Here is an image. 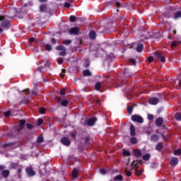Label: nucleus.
Segmentation results:
<instances>
[{
	"label": "nucleus",
	"instance_id": "nucleus-1",
	"mask_svg": "<svg viewBox=\"0 0 181 181\" xmlns=\"http://www.w3.org/2000/svg\"><path fill=\"white\" fill-rule=\"evenodd\" d=\"M139 163V161L134 160L132 163L131 166H129V165L127 164L126 168H125V173H126L127 176L129 177V176H131V175H132V173H131V170H132L133 169H135V168H136V165H138Z\"/></svg>",
	"mask_w": 181,
	"mask_h": 181
},
{
	"label": "nucleus",
	"instance_id": "nucleus-2",
	"mask_svg": "<svg viewBox=\"0 0 181 181\" xmlns=\"http://www.w3.org/2000/svg\"><path fill=\"white\" fill-rule=\"evenodd\" d=\"M56 49L59 51V56H66L67 52H66V47L63 45H59L56 47Z\"/></svg>",
	"mask_w": 181,
	"mask_h": 181
},
{
	"label": "nucleus",
	"instance_id": "nucleus-3",
	"mask_svg": "<svg viewBox=\"0 0 181 181\" xmlns=\"http://www.w3.org/2000/svg\"><path fill=\"white\" fill-rule=\"evenodd\" d=\"M154 56L156 59H158V60H160L161 63L165 62V61L166 60L162 52H154Z\"/></svg>",
	"mask_w": 181,
	"mask_h": 181
},
{
	"label": "nucleus",
	"instance_id": "nucleus-4",
	"mask_svg": "<svg viewBox=\"0 0 181 181\" xmlns=\"http://www.w3.org/2000/svg\"><path fill=\"white\" fill-rule=\"evenodd\" d=\"M132 121L139 122V124H142V122H144V118L138 115H135L132 116Z\"/></svg>",
	"mask_w": 181,
	"mask_h": 181
},
{
	"label": "nucleus",
	"instance_id": "nucleus-5",
	"mask_svg": "<svg viewBox=\"0 0 181 181\" xmlns=\"http://www.w3.org/2000/svg\"><path fill=\"white\" fill-rule=\"evenodd\" d=\"M0 21L1 22V26L3 28H7L9 25V21L5 18V16H0Z\"/></svg>",
	"mask_w": 181,
	"mask_h": 181
},
{
	"label": "nucleus",
	"instance_id": "nucleus-6",
	"mask_svg": "<svg viewBox=\"0 0 181 181\" xmlns=\"http://www.w3.org/2000/svg\"><path fill=\"white\" fill-rule=\"evenodd\" d=\"M61 144H62V145H64L65 146H70V144H71V141L68 137H62L61 139Z\"/></svg>",
	"mask_w": 181,
	"mask_h": 181
},
{
	"label": "nucleus",
	"instance_id": "nucleus-7",
	"mask_svg": "<svg viewBox=\"0 0 181 181\" xmlns=\"http://www.w3.org/2000/svg\"><path fill=\"white\" fill-rule=\"evenodd\" d=\"M79 32H80V28L78 27H74L69 30L70 35H78Z\"/></svg>",
	"mask_w": 181,
	"mask_h": 181
},
{
	"label": "nucleus",
	"instance_id": "nucleus-8",
	"mask_svg": "<svg viewBox=\"0 0 181 181\" xmlns=\"http://www.w3.org/2000/svg\"><path fill=\"white\" fill-rule=\"evenodd\" d=\"M148 103L151 105H156V104L159 103V99L158 98H150Z\"/></svg>",
	"mask_w": 181,
	"mask_h": 181
},
{
	"label": "nucleus",
	"instance_id": "nucleus-9",
	"mask_svg": "<svg viewBox=\"0 0 181 181\" xmlns=\"http://www.w3.org/2000/svg\"><path fill=\"white\" fill-rule=\"evenodd\" d=\"M95 121H97V118L95 117H92L90 118L87 124L89 127H93V125H94V124H95Z\"/></svg>",
	"mask_w": 181,
	"mask_h": 181
},
{
	"label": "nucleus",
	"instance_id": "nucleus-10",
	"mask_svg": "<svg viewBox=\"0 0 181 181\" xmlns=\"http://www.w3.org/2000/svg\"><path fill=\"white\" fill-rule=\"evenodd\" d=\"M177 163H179V159H177V158L173 157L170 160L171 166L175 167L176 165H177Z\"/></svg>",
	"mask_w": 181,
	"mask_h": 181
},
{
	"label": "nucleus",
	"instance_id": "nucleus-11",
	"mask_svg": "<svg viewBox=\"0 0 181 181\" xmlns=\"http://www.w3.org/2000/svg\"><path fill=\"white\" fill-rule=\"evenodd\" d=\"M163 124V119L162 117H158L156 120V124L157 127H161Z\"/></svg>",
	"mask_w": 181,
	"mask_h": 181
},
{
	"label": "nucleus",
	"instance_id": "nucleus-12",
	"mask_svg": "<svg viewBox=\"0 0 181 181\" xmlns=\"http://www.w3.org/2000/svg\"><path fill=\"white\" fill-rule=\"evenodd\" d=\"M26 173H28V175H29V176H35V173L32 168H27Z\"/></svg>",
	"mask_w": 181,
	"mask_h": 181
},
{
	"label": "nucleus",
	"instance_id": "nucleus-13",
	"mask_svg": "<svg viewBox=\"0 0 181 181\" xmlns=\"http://www.w3.org/2000/svg\"><path fill=\"white\" fill-rule=\"evenodd\" d=\"M133 153H134V156H136V158H139L141 156V155H142V152L139 149L134 150L133 151Z\"/></svg>",
	"mask_w": 181,
	"mask_h": 181
},
{
	"label": "nucleus",
	"instance_id": "nucleus-14",
	"mask_svg": "<svg viewBox=\"0 0 181 181\" xmlns=\"http://www.w3.org/2000/svg\"><path fill=\"white\" fill-rule=\"evenodd\" d=\"M135 134H136L135 127H134V124H131L130 125V134L132 135V136H134Z\"/></svg>",
	"mask_w": 181,
	"mask_h": 181
},
{
	"label": "nucleus",
	"instance_id": "nucleus-15",
	"mask_svg": "<svg viewBox=\"0 0 181 181\" xmlns=\"http://www.w3.org/2000/svg\"><path fill=\"white\" fill-rule=\"evenodd\" d=\"M142 50H144V45L138 44L136 47V52H138V53H141Z\"/></svg>",
	"mask_w": 181,
	"mask_h": 181
},
{
	"label": "nucleus",
	"instance_id": "nucleus-16",
	"mask_svg": "<svg viewBox=\"0 0 181 181\" xmlns=\"http://www.w3.org/2000/svg\"><path fill=\"white\" fill-rule=\"evenodd\" d=\"M159 139V137L156 134H153L151 137V141L153 142H158V140Z\"/></svg>",
	"mask_w": 181,
	"mask_h": 181
},
{
	"label": "nucleus",
	"instance_id": "nucleus-17",
	"mask_svg": "<svg viewBox=\"0 0 181 181\" xmlns=\"http://www.w3.org/2000/svg\"><path fill=\"white\" fill-rule=\"evenodd\" d=\"M25 124H26V122L25 120L20 121V129H18V131H21V129H23V128H25Z\"/></svg>",
	"mask_w": 181,
	"mask_h": 181
},
{
	"label": "nucleus",
	"instance_id": "nucleus-18",
	"mask_svg": "<svg viewBox=\"0 0 181 181\" xmlns=\"http://www.w3.org/2000/svg\"><path fill=\"white\" fill-rule=\"evenodd\" d=\"M78 176V170L77 169H74L72 171V177L76 178Z\"/></svg>",
	"mask_w": 181,
	"mask_h": 181
},
{
	"label": "nucleus",
	"instance_id": "nucleus-19",
	"mask_svg": "<svg viewBox=\"0 0 181 181\" xmlns=\"http://www.w3.org/2000/svg\"><path fill=\"white\" fill-rule=\"evenodd\" d=\"M2 176L3 177H8L9 176V170H5L2 172Z\"/></svg>",
	"mask_w": 181,
	"mask_h": 181
},
{
	"label": "nucleus",
	"instance_id": "nucleus-20",
	"mask_svg": "<svg viewBox=\"0 0 181 181\" xmlns=\"http://www.w3.org/2000/svg\"><path fill=\"white\" fill-rule=\"evenodd\" d=\"M89 37L90 39H95V32L94 31H90V33H89Z\"/></svg>",
	"mask_w": 181,
	"mask_h": 181
},
{
	"label": "nucleus",
	"instance_id": "nucleus-21",
	"mask_svg": "<svg viewBox=\"0 0 181 181\" xmlns=\"http://www.w3.org/2000/svg\"><path fill=\"white\" fill-rule=\"evenodd\" d=\"M179 18H181V11H177L174 16V19H179Z\"/></svg>",
	"mask_w": 181,
	"mask_h": 181
},
{
	"label": "nucleus",
	"instance_id": "nucleus-22",
	"mask_svg": "<svg viewBox=\"0 0 181 181\" xmlns=\"http://www.w3.org/2000/svg\"><path fill=\"white\" fill-rule=\"evenodd\" d=\"M177 45H179V43H178L177 40H175V41H173L171 42L170 46H171L172 49H173V47H176V46H177Z\"/></svg>",
	"mask_w": 181,
	"mask_h": 181
},
{
	"label": "nucleus",
	"instance_id": "nucleus-23",
	"mask_svg": "<svg viewBox=\"0 0 181 181\" xmlns=\"http://www.w3.org/2000/svg\"><path fill=\"white\" fill-rule=\"evenodd\" d=\"M162 148H163V144H162V142H160L157 144L156 149V151H160V149H162Z\"/></svg>",
	"mask_w": 181,
	"mask_h": 181
},
{
	"label": "nucleus",
	"instance_id": "nucleus-24",
	"mask_svg": "<svg viewBox=\"0 0 181 181\" xmlns=\"http://www.w3.org/2000/svg\"><path fill=\"white\" fill-rule=\"evenodd\" d=\"M150 158H151V154L149 153H147L143 156L144 160H149Z\"/></svg>",
	"mask_w": 181,
	"mask_h": 181
},
{
	"label": "nucleus",
	"instance_id": "nucleus-25",
	"mask_svg": "<svg viewBox=\"0 0 181 181\" xmlns=\"http://www.w3.org/2000/svg\"><path fill=\"white\" fill-rule=\"evenodd\" d=\"M40 12H45L46 11V5L42 4L40 6Z\"/></svg>",
	"mask_w": 181,
	"mask_h": 181
},
{
	"label": "nucleus",
	"instance_id": "nucleus-26",
	"mask_svg": "<svg viewBox=\"0 0 181 181\" xmlns=\"http://www.w3.org/2000/svg\"><path fill=\"white\" fill-rule=\"evenodd\" d=\"M83 76H91V72L88 69L83 71Z\"/></svg>",
	"mask_w": 181,
	"mask_h": 181
},
{
	"label": "nucleus",
	"instance_id": "nucleus-27",
	"mask_svg": "<svg viewBox=\"0 0 181 181\" xmlns=\"http://www.w3.org/2000/svg\"><path fill=\"white\" fill-rule=\"evenodd\" d=\"M61 105L63 106V107H66L69 105V101L65 100H62L61 102Z\"/></svg>",
	"mask_w": 181,
	"mask_h": 181
},
{
	"label": "nucleus",
	"instance_id": "nucleus-28",
	"mask_svg": "<svg viewBox=\"0 0 181 181\" xmlns=\"http://www.w3.org/2000/svg\"><path fill=\"white\" fill-rule=\"evenodd\" d=\"M37 144H42V142H43V136H38L37 139Z\"/></svg>",
	"mask_w": 181,
	"mask_h": 181
},
{
	"label": "nucleus",
	"instance_id": "nucleus-29",
	"mask_svg": "<svg viewBox=\"0 0 181 181\" xmlns=\"http://www.w3.org/2000/svg\"><path fill=\"white\" fill-rule=\"evenodd\" d=\"M102 83L100 82H98L95 86V89L98 90H100V87H101Z\"/></svg>",
	"mask_w": 181,
	"mask_h": 181
},
{
	"label": "nucleus",
	"instance_id": "nucleus-30",
	"mask_svg": "<svg viewBox=\"0 0 181 181\" xmlns=\"http://www.w3.org/2000/svg\"><path fill=\"white\" fill-rule=\"evenodd\" d=\"M114 180H115V181H121V180H122V175H117L114 178Z\"/></svg>",
	"mask_w": 181,
	"mask_h": 181
},
{
	"label": "nucleus",
	"instance_id": "nucleus-31",
	"mask_svg": "<svg viewBox=\"0 0 181 181\" xmlns=\"http://www.w3.org/2000/svg\"><path fill=\"white\" fill-rule=\"evenodd\" d=\"M174 155H175L176 156H177V155H181V149L179 148L174 151Z\"/></svg>",
	"mask_w": 181,
	"mask_h": 181
},
{
	"label": "nucleus",
	"instance_id": "nucleus-32",
	"mask_svg": "<svg viewBox=\"0 0 181 181\" xmlns=\"http://www.w3.org/2000/svg\"><path fill=\"white\" fill-rule=\"evenodd\" d=\"M175 119L177 120V121H181V113H177L175 115Z\"/></svg>",
	"mask_w": 181,
	"mask_h": 181
},
{
	"label": "nucleus",
	"instance_id": "nucleus-33",
	"mask_svg": "<svg viewBox=\"0 0 181 181\" xmlns=\"http://www.w3.org/2000/svg\"><path fill=\"white\" fill-rule=\"evenodd\" d=\"M130 142L132 144H136L138 142V140L136 139V138L135 137H132L131 139H130Z\"/></svg>",
	"mask_w": 181,
	"mask_h": 181
},
{
	"label": "nucleus",
	"instance_id": "nucleus-34",
	"mask_svg": "<svg viewBox=\"0 0 181 181\" xmlns=\"http://www.w3.org/2000/svg\"><path fill=\"white\" fill-rule=\"evenodd\" d=\"M45 49L46 50H48L49 52H50V50H52V45L49 44H47L45 45Z\"/></svg>",
	"mask_w": 181,
	"mask_h": 181
},
{
	"label": "nucleus",
	"instance_id": "nucleus-35",
	"mask_svg": "<svg viewBox=\"0 0 181 181\" xmlns=\"http://www.w3.org/2000/svg\"><path fill=\"white\" fill-rule=\"evenodd\" d=\"M70 22H74L76 21V17L74 16H71L69 17Z\"/></svg>",
	"mask_w": 181,
	"mask_h": 181
},
{
	"label": "nucleus",
	"instance_id": "nucleus-36",
	"mask_svg": "<svg viewBox=\"0 0 181 181\" xmlns=\"http://www.w3.org/2000/svg\"><path fill=\"white\" fill-rule=\"evenodd\" d=\"M100 175H105L107 173V171L104 168H102L100 170Z\"/></svg>",
	"mask_w": 181,
	"mask_h": 181
},
{
	"label": "nucleus",
	"instance_id": "nucleus-37",
	"mask_svg": "<svg viewBox=\"0 0 181 181\" xmlns=\"http://www.w3.org/2000/svg\"><path fill=\"white\" fill-rule=\"evenodd\" d=\"M136 174L137 175V176H140V175H142V170H136Z\"/></svg>",
	"mask_w": 181,
	"mask_h": 181
},
{
	"label": "nucleus",
	"instance_id": "nucleus-38",
	"mask_svg": "<svg viewBox=\"0 0 181 181\" xmlns=\"http://www.w3.org/2000/svg\"><path fill=\"white\" fill-rule=\"evenodd\" d=\"M45 111H46V109H45V107H41V108L40 109V112L41 114H45Z\"/></svg>",
	"mask_w": 181,
	"mask_h": 181
},
{
	"label": "nucleus",
	"instance_id": "nucleus-39",
	"mask_svg": "<svg viewBox=\"0 0 181 181\" xmlns=\"http://www.w3.org/2000/svg\"><path fill=\"white\" fill-rule=\"evenodd\" d=\"M132 110H134L132 107H127V112H129V114H131V112H132Z\"/></svg>",
	"mask_w": 181,
	"mask_h": 181
},
{
	"label": "nucleus",
	"instance_id": "nucleus-40",
	"mask_svg": "<svg viewBox=\"0 0 181 181\" xmlns=\"http://www.w3.org/2000/svg\"><path fill=\"white\" fill-rule=\"evenodd\" d=\"M123 155L124 156H129V155H131V153H129V151H123Z\"/></svg>",
	"mask_w": 181,
	"mask_h": 181
},
{
	"label": "nucleus",
	"instance_id": "nucleus-41",
	"mask_svg": "<svg viewBox=\"0 0 181 181\" xmlns=\"http://www.w3.org/2000/svg\"><path fill=\"white\" fill-rule=\"evenodd\" d=\"M64 74H66V69H62L61 73V77L63 78L64 77Z\"/></svg>",
	"mask_w": 181,
	"mask_h": 181
},
{
	"label": "nucleus",
	"instance_id": "nucleus-42",
	"mask_svg": "<svg viewBox=\"0 0 181 181\" xmlns=\"http://www.w3.org/2000/svg\"><path fill=\"white\" fill-rule=\"evenodd\" d=\"M42 124H43V119H37V124H38V125H42Z\"/></svg>",
	"mask_w": 181,
	"mask_h": 181
},
{
	"label": "nucleus",
	"instance_id": "nucleus-43",
	"mask_svg": "<svg viewBox=\"0 0 181 181\" xmlns=\"http://www.w3.org/2000/svg\"><path fill=\"white\" fill-rule=\"evenodd\" d=\"M61 95H64L66 94V89H62L60 90Z\"/></svg>",
	"mask_w": 181,
	"mask_h": 181
},
{
	"label": "nucleus",
	"instance_id": "nucleus-44",
	"mask_svg": "<svg viewBox=\"0 0 181 181\" xmlns=\"http://www.w3.org/2000/svg\"><path fill=\"white\" fill-rule=\"evenodd\" d=\"M70 43H71V40H65V41L64 42V45H70Z\"/></svg>",
	"mask_w": 181,
	"mask_h": 181
},
{
	"label": "nucleus",
	"instance_id": "nucleus-45",
	"mask_svg": "<svg viewBox=\"0 0 181 181\" xmlns=\"http://www.w3.org/2000/svg\"><path fill=\"white\" fill-rule=\"evenodd\" d=\"M148 118L150 121H152L153 119V115H148Z\"/></svg>",
	"mask_w": 181,
	"mask_h": 181
},
{
	"label": "nucleus",
	"instance_id": "nucleus-46",
	"mask_svg": "<svg viewBox=\"0 0 181 181\" xmlns=\"http://www.w3.org/2000/svg\"><path fill=\"white\" fill-rule=\"evenodd\" d=\"M129 62H130V63H132V64H135V63H136V62L134 59H129Z\"/></svg>",
	"mask_w": 181,
	"mask_h": 181
},
{
	"label": "nucleus",
	"instance_id": "nucleus-47",
	"mask_svg": "<svg viewBox=\"0 0 181 181\" xmlns=\"http://www.w3.org/2000/svg\"><path fill=\"white\" fill-rule=\"evenodd\" d=\"M4 115L5 117H9V115H11V112L10 111L5 112Z\"/></svg>",
	"mask_w": 181,
	"mask_h": 181
},
{
	"label": "nucleus",
	"instance_id": "nucleus-48",
	"mask_svg": "<svg viewBox=\"0 0 181 181\" xmlns=\"http://www.w3.org/2000/svg\"><path fill=\"white\" fill-rule=\"evenodd\" d=\"M64 6H65V8H70L71 4H70V3H69V2H66V3L64 4Z\"/></svg>",
	"mask_w": 181,
	"mask_h": 181
},
{
	"label": "nucleus",
	"instance_id": "nucleus-49",
	"mask_svg": "<svg viewBox=\"0 0 181 181\" xmlns=\"http://www.w3.org/2000/svg\"><path fill=\"white\" fill-rule=\"evenodd\" d=\"M4 146V148H6L7 146H9V148H12V144H5Z\"/></svg>",
	"mask_w": 181,
	"mask_h": 181
},
{
	"label": "nucleus",
	"instance_id": "nucleus-50",
	"mask_svg": "<svg viewBox=\"0 0 181 181\" xmlns=\"http://www.w3.org/2000/svg\"><path fill=\"white\" fill-rule=\"evenodd\" d=\"M148 60L150 63H152L153 62V57H148Z\"/></svg>",
	"mask_w": 181,
	"mask_h": 181
},
{
	"label": "nucleus",
	"instance_id": "nucleus-51",
	"mask_svg": "<svg viewBox=\"0 0 181 181\" xmlns=\"http://www.w3.org/2000/svg\"><path fill=\"white\" fill-rule=\"evenodd\" d=\"M57 63H58V64H62L63 63V59H59L57 60Z\"/></svg>",
	"mask_w": 181,
	"mask_h": 181
},
{
	"label": "nucleus",
	"instance_id": "nucleus-52",
	"mask_svg": "<svg viewBox=\"0 0 181 181\" xmlns=\"http://www.w3.org/2000/svg\"><path fill=\"white\" fill-rule=\"evenodd\" d=\"M27 128H28V129H32V128H33L32 124H27Z\"/></svg>",
	"mask_w": 181,
	"mask_h": 181
},
{
	"label": "nucleus",
	"instance_id": "nucleus-53",
	"mask_svg": "<svg viewBox=\"0 0 181 181\" xmlns=\"http://www.w3.org/2000/svg\"><path fill=\"white\" fill-rule=\"evenodd\" d=\"M51 42H52V45H56V39L52 38V39L51 40Z\"/></svg>",
	"mask_w": 181,
	"mask_h": 181
},
{
	"label": "nucleus",
	"instance_id": "nucleus-54",
	"mask_svg": "<svg viewBox=\"0 0 181 181\" xmlns=\"http://www.w3.org/2000/svg\"><path fill=\"white\" fill-rule=\"evenodd\" d=\"M29 41L31 42V43H33V42H35V38L34 37H30Z\"/></svg>",
	"mask_w": 181,
	"mask_h": 181
},
{
	"label": "nucleus",
	"instance_id": "nucleus-55",
	"mask_svg": "<svg viewBox=\"0 0 181 181\" xmlns=\"http://www.w3.org/2000/svg\"><path fill=\"white\" fill-rule=\"evenodd\" d=\"M88 66H90V61H86V67H88Z\"/></svg>",
	"mask_w": 181,
	"mask_h": 181
},
{
	"label": "nucleus",
	"instance_id": "nucleus-56",
	"mask_svg": "<svg viewBox=\"0 0 181 181\" xmlns=\"http://www.w3.org/2000/svg\"><path fill=\"white\" fill-rule=\"evenodd\" d=\"M32 94L36 95V94H37V92H36V90H33Z\"/></svg>",
	"mask_w": 181,
	"mask_h": 181
},
{
	"label": "nucleus",
	"instance_id": "nucleus-57",
	"mask_svg": "<svg viewBox=\"0 0 181 181\" xmlns=\"http://www.w3.org/2000/svg\"><path fill=\"white\" fill-rule=\"evenodd\" d=\"M42 67H38V68L37 69V70L38 71H42Z\"/></svg>",
	"mask_w": 181,
	"mask_h": 181
},
{
	"label": "nucleus",
	"instance_id": "nucleus-58",
	"mask_svg": "<svg viewBox=\"0 0 181 181\" xmlns=\"http://www.w3.org/2000/svg\"><path fill=\"white\" fill-rule=\"evenodd\" d=\"M71 136H72V138H74V137L76 136V134H75L74 133H72V134H71Z\"/></svg>",
	"mask_w": 181,
	"mask_h": 181
},
{
	"label": "nucleus",
	"instance_id": "nucleus-59",
	"mask_svg": "<svg viewBox=\"0 0 181 181\" xmlns=\"http://www.w3.org/2000/svg\"><path fill=\"white\" fill-rule=\"evenodd\" d=\"M178 84H179L180 87H181V79L178 81Z\"/></svg>",
	"mask_w": 181,
	"mask_h": 181
},
{
	"label": "nucleus",
	"instance_id": "nucleus-60",
	"mask_svg": "<svg viewBox=\"0 0 181 181\" xmlns=\"http://www.w3.org/2000/svg\"><path fill=\"white\" fill-rule=\"evenodd\" d=\"M47 0H40V2H47Z\"/></svg>",
	"mask_w": 181,
	"mask_h": 181
},
{
	"label": "nucleus",
	"instance_id": "nucleus-61",
	"mask_svg": "<svg viewBox=\"0 0 181 181\" xmlns=\"http://www.w3.org/2000/svg\"><path fill=\"white\" fill-rule=\"evenodd\" d=\"M116 5H117V8H119V3H117Z\"/></svg>",
	"mask_w": 181,
	"mask_h": 181
},
{
	"label": "nucleus",
	"instance_id": "nucleus-62",
	"mask_svg": "<svg viewBox=\"0 0 181 181\" xmlns=\"http://www.w3.org/2000/svg\"><path fill=\"white\" fill-rule=\"evenodd\" d=\"M173 34H174V35H176V30H173Z\"/></svg>",
	"mask_w": 181,
	"mask_h": 181
},
{
	"label": "nucleus",
	"instance_id": "nucleus-63",
	"mask_svg": "<svg viewBox=\"0 0 181 181\" xmlns=\"http://www.w3.org/2000/svg\"><path fill=\"white\" fill-rule=\"evenodd\" d=\"M178 42V45H181V40L180 41H177Z\"/></svg>",
	"mask_w": 181,
	"mask_h": 181
},
{
	"label": "nucleus",
	"instance_id": "nucleus-64",
	"mask_svg": "<svg viewBox=\"0 0 181 181\" xmlns=\"http://www.w3.org/2000/svg\"><path fill=\"white\" fill-rule=\"evenodd\" d=\"M0 169H4V168L2 166L0 165Z\"/></svg>",
	"mask_w": 181,
	"mask_h": 181
}]
</instances>
